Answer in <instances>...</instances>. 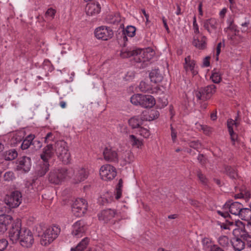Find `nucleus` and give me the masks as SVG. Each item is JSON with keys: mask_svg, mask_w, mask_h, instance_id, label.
<instances>
[{"mask_svg": "<svg viewBox=\"0 0 251 251\" xmlns=\"http://www.w3.org/2000/svg\"><path fill=\"white\" fill-rule=\"evenodd\" d=\"M55 153L59 160L64 164H68L71 161V153L66 142L59 140L54 144Z\"/></svg>", "mask_w": 251, "mask_h": 251, "instance_id": "f257e3e1", "label": "nucleus"}, {"mask_svg": "<svg viewBox=\"0 0 251 251\" xmlns=\"http://www.w3.org/2000/svg\"><path fill=\"white\" fill-rule=\"evenodd\" d=\"M60 228L58 226H53L46 228L41 236L40 243L44 246L50 244L58 236Z\"/></svg>", "mask_w": 251, "mask_h": 251, "instance_id": "f03ea898", "label": "nucleus"}, {"mask_svg": "<svg viewBox=\"0 0 251 251\" xmlns=\"http://www.w3.org/2000/svg\"><path fill=\"white\" fill-rule=\"evenodd\" d=\"M221 227L224 229H228L232 231L234 236L240 237L243 236L245 233V226L242 222L238 221H229L226 220L221 225Z\"/></svg>", "mask_w": 251, "mask_h": 251, "instance_id": "7ed1b4c3", "label": "nucleus"}, {"mask_svg": "<svg viewBox=\"0 0 251 251\" xmlns=\"http://www.w3.org/2000/svg\"><path fill=\"white\" fill-rule=\"evenodd\" d=\"M68 176V170L66 168H60L51 170L48 175V180L51 183L59 184L64 180Z\"/></svg>", "mask_w": 251, "mask_h": 251, "instance_id": "20e7f679", "label": "nucleus"}, {"mask_svg": "<svg viewBox=\"0 0 251 251\" xmlns=\"http://www.w3.org/2000/svg\"><path fill=\"white\" fill-rule=\"evenodd\" d=\"M22 197V194L20 191H14L10 194L6 195L4 201L10 208H14L19 206L21 203Z\"/></svg>", "mask_w": 251, "mask_h": 251, "instance_id": "39448f33", "label": "nucleus"}, {"mask_svg": "<svg viewBox=\"0 0 251 251\" xmlns=\"http://www.w3.org/2000/svg\"><path fill=\"white\" fill-rule=\"evenodd\" d=\"M87 203L84 199L78 198L76 199L73 204L72 211L74 215L81 217L86 212Z\"/></svg>", "mask_w": 251, "mask_h": 251, "instance_id": "423d86ee", "label": "nucleus"}, {"mask_svg": "<svg viewBox=\"0 0 251 251\" xmlns=\"http://www.w3.org/2000/svg\"><path fill=\"white\" fill-rule=\"evenodd\" d=\"M100 175L101 179L108 181L113 179L116 176L117 172L116 169L113 166L106 164L100 167Z\"/></svg>", "mask_w": 251, "mask_h": 251, "instance_id": "0eeeda50", "label": "nucleus"}, {"mask_svg": "<svg viewBox=\"0 0 251 251\" xmlns=\"http://www.w3.org/2000/svg\"><path fill=\"white\" fill-rule=\"evenodd\" d=\"M145 53V51L140 49L129 50L126 49H123L121 51L120 56L122 58H127L134 56H135L134 59L136 60L137 62H141L145 61V60L143 59V58L142 59L140 58L142 57L143 55H144Z\"/></svg>", "mask_w": 251, "mask_h": 251, "instance_id": "6e6552de", "label": "nucleus"}, {"mask_svg": "<svg viewBox=\"0 0 251 251\" xmlns=\"http://www.w3.org/2000/svg\"><path fill=\"white\" fill-rule=\"evenodd\" d=\"M95 35L97 38L106 41L112 37L113 32L109 27L101 26L95 29Z\"/></svg>", "mask_w": 251, "mask_h": 251, "instance_id": "1a4fd4ad", "label": "nucleus"}, {"mask_svg": "<svg viewBox=\"0 0 251 251\" xmlns=\"http://www.w3.org/2000/svg\"><path fill=\"white\" fill-rule=\"evenodd\" d=\"M23 231V230L21 227V223L19 222L13 224L9 232L10 240L13 243L20 241Z\"/></svg>", "mask_w": 251, "mask_h": 251, "instance_id": "9d476101", "label": "nucleus"}, {"mask_svg": "<svg viewBox=\"0 0 251 251\" xmlns=\"http://www.w3.org/2000/svg\"><path fill=\"white\" fill-rule=\"evenodd\" d=\"M88 170L84 167H76L73 170V174L72 176L74 182L77 183L84 181L88 176Z\"/></svg>", "mask_w": 251, "mask_h": 251, "instance_id": "9b49d317", "label": "nucleus"}, {"mask_svg": "<svg viewBox=\"0 0 251 251\" xmlns=\"http://www.w3.org/2000/svg\"><path fill=\"white\" fill-rule=\"evenodd\" d=\"M19 242L23 247H30L34 243V238L32 232L28 229H23Z\"/></svg>", "mask_w": 251, "mask_h": 251, "instance_id": "f8f14e48", "label": "nucleus"}, {"mask_svg": "<svg viewBox=\"0 0 251 251\" xmlns=\"http://www.w3.org/2000/svg\"><path fill=\"white\" fill-rule=\"evenodd\" d=\"M203 26L207 32L213 35H216L218 27V23L215 18H210L203 21Z\"/></svg>", "mask_w": 251, "mask_h": 251, "instance_id": "ddd939ff", "label": "nucleus"}, {"mask_svg": "<svg viewBox=\"0 0 251 251\" xmlns=\"http://www.w3.org/2000/svg\"><path fill=\"white\" fill-rule=\"evenodd\" d=\"M185 62L183 64V68L186 73L190 72L193 76L197 75L198 72L197 70V66L196 61L190 56H187L185 58Z\"/></svg>", "mask_w": 251, "mask_h": 251, "instance_id": "4468645a", "label": "nucleus"}, {"mask_svg": "<svg viewBox=\"0 0 251 251\" xmlns=\"http://www.w3.org/2000/svg\"><path fill=\"white\" fill-rule=\"evenodd\" d=\"M87 229V226L82 221H78L73 226L72 234L76 238L81 237Z\"/></svg>", "mask_w": 251, "mask_h": 251, "instance_id": "2eb2a0df", "label": "nucleus"}, {"mask_svg": "<svg viewBox=\"0 0 251 251\" xmlns=\"http://www.w3.org/2000/svg\"><path fill=\"white\" fill-rule=\"evenodd\" d=\"M55 152L54 146L51 144H48L43 149V152L40 155L41 158L44 162H47L50 159Z\"/></svg>", "mask_w": 251, "mask_h": 251, "instance_id": "dca6fc26", "label": "nucleus"}, {"mask_svg": "<svg viewBox=\"0 0 251 251\" xmlns=\"http://www.w3.org/2000/svg\"><path fill=\"white\" fill-rule=\"evenodd\" d=\"M104 160L108 162H117L118 155L117 151L110 147H106L103 151Z\"/></svg>", "mask_w": 251, "mask_h": 251, "instance_id": "f3484780", "label": "nucleus"}, {"mask_svg": "<svg viewBox=\"0 0 251 251\" xmlns=\"http://www.w3.org/2000/svg\"><path fill=\"white\" fill-rule=\"evenodd\" d=\"M12 217L9 215H0V231L4 232L8 229V226L12 223Z\"/></svg>", "mask_w": 251, "mask_h": 251, "instance_id": "a211bd4d", "label": "nucleus"}, {"mask_svg": "<svg viewBox=\"0 0 251 251\" xmlns=\"http://www.w3.org/2000/svg\"><path fill=\"white\" fill-rule=\"evenodd\" d=\"M116 212L113 209H108L102 211L98 214L99 219L106 223L112 219L116 215Z\"/></svg>", "mask_w": 251, "mask_h": 251, "instance_id": "6ab92c4d", "label": "nucleus"}, {"mask_svg": "<svg viewBox=\"0 0 251 251\" xmlns=\"http://www.w3.org/2000/svg\"><path fill=\"white\" fill-rule=\"evenodd\" d=\"M225 208H228L229 212L232 215H238L240 213L242 205L238 202L230 203V201L226 202L224 205Z\"/></svg>", "mask_w": 251, "mask_h": 251, "instance_id": "aec40b11", "label": "nucleus"}, {"mask_svg": "<svg viewBox=\"0 0 251 251\" xmlns=\"http://www.w3.org/2000/svg\"><path fill=\"white\" fill-rule=\"evenodd\" d=\"M101 7L98 2L88 3L86 6L85 10L87 15L93 16L100 13Z\"/></svg>", "mask_w": 251, "mask_h": 251, "instance_id": "412c9836", "label": "nucleus"}, {"mask_svg": "<svg viewBox=\"0 0 251 251\" xmlns=\"http://www.w3.org/2000/svg\"><path fill=\"white\" fill-rule=\"evenodd\" d=\"M228 26L227 27V30H229L232 32H236V25L234 24V20L232 17H230L227 21ZM240 36L237 35L236 33H235L234 35H232L230 37L231 40L234 41L235 43H237L241 41V40L240 39Z\"/></svg>", "mask_w": 251, "mask_h": 251, "instance_id": "4be33fe9", "label": "nucleus"}, {"mask_svg": "<svg viewBox=\"0 0 251 251\" xmlns=\"http://www.w3.org/2000/svg\"><path fill=\"white\" fill-rule=\"evenodd\" d=\"M18 167L19 169L23 170L25 172H28L31 167L30 158L28 157L23 156L19 160Z\"/></svg>", "mask_w": 251, "mask_h": 251, "instance_id": "5701e85b", "label": "nucleus"}, {"mask_svg": "<svg viewBox=\"0 0 251 251\" xmlns=\"http://www.w3.org/2000/svg\"><path fill=\"white\" fill-rule=\"evenodd\" d=\"M34 136L33 135H29L27 136L25 139L23 141L21 147L22 150H26L27 149L31 144H35L37 143L38 144V148H40L41 147V143L38 141H33Z\"/></svg>", "mask_w": 251, "mask_h": 251, "instance_id": "b1692460", "label": "nucleus"}, {"mask_svg": "<svg viewBox=\"0 0 251 251\" xmlns=\"http://www.w3.org/2000/svg\"><path fill=\"white\" fill-rule=\"evenodd\" d=\"M155 103L154 98L152 96L143 95L141 106L145 108L151 107Z\"/></svg>", "mask_w": 251, "mask_h": 251, "instance_id": "393cba45", "label": "nucleus"}, {"mask_svg": "<svg viewBox=\"0 0 251 251\" xmlns=\"http://www.w3.org/2000/svg\"><path fill=\"white\" fill-rule=\"evenodd\" d=\"M231 243L233 248L239 251L243 250L245 246V242L240 237L235 236Z\"/></svg>", "mask_w": 251, "mask_h": 251, "instance_id": "a878e982", "label": "nucleus"}, {"mask_svg": "<svg viewBox=\"0 0 251 251\" xmlns=\"http://www.w3.org/2000/svg\"><path fill=\"white\" fill-rule=\"evenodd\" d=\"M150 77L151 81L156 83L161 82L163 76L158 69H154L150 73Z\"/></svg>", "mask_w": 251, "mask_h": 251, "instance_id": "bb28decb", "label": "nucleus"}, {"mask_svg": "<svg viewBox=\"0 0 251 251\" xmlns=\"http://www.w3.org/2000/svg\"><path fill=\"white\" fill-rule=\"evenodd\" d=\"M193 44L199 49L203 50L206 47V38L205 36H202L200 38H195Z\"/></svg>", "mask_w": 251, "mask_h": 251, "instance_id": "cd10ccee", "label": "nucleus"}, {"mask_svg": "<svg viewBox=\"0 0 251 251\" xmlns=\"http://www.w3.org/2000/svg\"><path fill=\"white\" fill-rule=\"evenodd\" d=\"M49 163L47 162H44L43 164L39 165L36 170L37 176L40 177L44 176L49 170Z\"/></svg>", "mask_w": 251, "mask_h": 251, "instance_id": "c85d7f7f", "label": "nucleus"}, {"mask_svg": "<svg viewBox=\"0 0 251 251\" xmlns=\"http://www.w3.org/2000/svg\"><path fill=\"white\" fill-rule=\"evenodd\" d=\"M238 216L242 220L249 221L251 220V210L242 207Z\"/></svg>", "mask_w": 251, "mask_h": 251, "instance_id": "c756f323", "label": "nucleus"}, {"mask_svg": "<svg viewBox=\"0 0 251 251\" xmlns=\"http://www.w3.org/2000/svg\"><path fill=\"white\" fill-rule=\"evenodd\" d=\"M128 139L132 146H135L138 148H140L143 145L142 141L137 138L134 135H129Z\"/></svg>", "mask_w": 251, "mask_h": 251, "instance_id": "7c9ffc66", "label": "nucleus"}, {"mask_svg": "<svg viewBox=\"0 0 251 251\" xmlns=\"http://www.w3.org/2000/svg\"><path fill=\"white\" fill-rule=\"evenodd\" d=\"M219 245L224 248L228 247L231 241L226 236H221L218 239Z\"/></svg>", "mask_w": 251, "mask_h": 251, "instance_id": "2f4dec72", "label": "nucleus"}, {"mask_svg": "<svg viewBox=\"0 0 251 251\" xmlns=\"http://www.w3.org/2000/svg\"><path fill=\"white\" fill-rule=\"evenodd\" d=\"M216 86L214 84H211L207 86L206 87L202 89L203 93H204L205 96L208 97V99L210 98L212 94L215 93L216 91Z\"/></svg>", "mask_w": 251, "mask_h": 251, "instance_id": "473e14b6", "label": "nucleus"}, {"mask_svg": "<svg viewBox=\"0 0 251 251\" xmlns=\"http://www.w3.org/2000/svg\"><path fill=\"white\" fill-rule=\"evenodd\" d=\"M4 158L6 160H12L18 156L16 151L14 149L10 150L4 153Z\"/></svg>", "mask_w": 251, "mask_h": 251, "instance_id": "72a5a7b5", "label": "nucleus"}, {"mask_svg": "<svg viewBox=\"0 0 251 251\" xmlns=\"http://www.w3.org/2000/svg\"><path fill=\"white\" fill-rule=\"evenodd\" d=\"M142 94H135L132 96L130 98L131 102L136 105H139L141 106L142 100Z\"/></svg>", "mask_w": 251, "mask_h": 251, "instance_id": "f704fd0d", "label": "nucleus"}, {"mask_svg": "<svg viewBox=\"0 0 251 251\" xmlns=\"http://www.w3.org/2000/svg\"><path fill=\"white\" fill-rule=\"evenodd\" d=\"M197 176L199 181L202 184L204 185H206L207 184L208 182V179L200 170H197Z\"/></svg>", "mask_w": 251, "mask_h": 251, "instance_id": "c9c22d12", "label": "nucleus"}, {"mask_svg": "<svg viewBox=\"0 0 251 251\" xmlns=\"http://www.w3.org/2000/svg\"><path fill=\"white\" fill-rule=\"evenodd\" d=\"M210 78L214 83H218L221 80V74L219 71L214 70L212 73Z\"/></svg>", "mask_w": 251, "mask_h": 251, "instance_id": "e433bc0d", "label": "nucleus"}, {"mask_svg": "<svg viewBox=\"0 0 251 251\" xmlns=\"http://www.w3.org/2000/svg\"><path fill=\"white\" fill-rule=\"evenodd\" d=\"M109 22L112 24H118L121 21V18L119 14H115L114 15H110L108 18Z\"/></svg>", "mask_w": 251, "mask_h": 251, "instance_id": "4c0bfd02", "label": "nucleus"}, {"mask_svg": "<svg viewBox=\"0 0 251 251\" xmlns=\"http://www.w3.org/2000/svg\"><path fill=\"white\" fill-rule=\"evenodd\" d=\"M124 32L125 35L132 37L135 35L136 28L133 26L129 25L126 27V30H124Z\"/></svg>", "mask_w": 251, "mask_h": 251, "instance_id": "58836bf2", "label": "nucleus"}, {"mask_svg": "<svg viewBox=\"0 0 251 251\" xmlns=\"http://www.w3.org/2000/svg\"><path fill=\"white\" fill-rule=\"evenodd\" d=\"M251 195L249 191L243 187L241 189L240 193L236 195V197L237 198H247L250 197Z\"/></svg>", "mask_w": 251, "mask_h": 251, "instance_id": "ea45409f", "label": "nucleus"}, {"mask_svg": "<svg viewBox=\"0 0 251 251\" xmlns=\"http://www.w3.org/2000/svg\"><path fill=\"white\" fill-rule=\"evenodd\" d=\"M128 123L130 126L133 128L139 127L141 124V121L136 118L133 117L130 118L128 121Z\"/></svg>", "mask_w": 251, "mask_h": 251, "instance_id": "a19ab883", "label": "nucleus"}, {"mask_svg": "<svg viewBox=\"0 0 251 251\" xmlns=\"http://www.w3.org/2000/svg\"><path fill=\"white\" fill-rule=\"evenodd\" d=\"M243 234L240 237L245 242V244H246L248 247H251V235H249L246 230Z\"/></svg>", "mask_w": 251, "mask_h": 251, "instance_id": "79ce46f5", "label": "nucleus"}, {"mask_svg": "<svg viewBox=\"0 0 251 251\" xmlns=\"http://www.w3.org/2000/svg\"><path fill=\"white\" fill-rule=\"evenodd\" d=\"M139 88L141 91L147 92L151 90L150 85L144 81H141L139 85Z\"/></svg>", "mask_w": 251, "mask_h": 251, "instance_id": "37998d69", "label": "nucleus"}, {"mask_svg": "<svg viewBox=\"0 0 251 251\" xmlns=\"http://www.w3.org/2000/svg\"><path fill=\"white\" fill-rule=\"evenodd\" d=\"M226 171L227 174L231 178H235L237 176L236 171L231 167H227L226 168Z\"/></svg>", "mask_w": 251, "mask_h": 251, "instance_id": "c03bdc74", "label": "nucleus"}, {"mask_svg": "<svg viewBox=\"0 0 251 251\" xmlns=\"http://www.w3.org/2000/svg\"><path fill=\"white\" fill-rule=\"evenodd\" d=\"M138 132L141 136L146 138H148L150 135V131L148 129L142 127L139 128Z\"/></svg>", "mask_w": 251, "mask_h": 251, "instance_id": "a18cd8bd", "label": "nucleus"}, {"mask_svg": "<svg viewBox=\"0 0 251 251\" xmlns=\"http://www.w3.org/2000/svg\"><path fill=\"white\" fill-rule=\"evenodd\" d=\"M150 121L157 119L159 116V112L156 109H149Z\"/></svg>", "mask_w": 251, "mask_h": 251, "instance_id": "49530a36", "label": "nucleus"}, {"mask_svg": "<svg viewBox=\"0 0 251 251\" xmlns=\"http://www.w3.org/2000/svg\"><path fill=\"white\" fill-rule=\"evenodd\" d=\"M189 146L190 147L198 150L201 148V144L199 141L197 140L190 142L189 143Z\"/></svg>", "mask_w": 251, "mask_h": 251, "instance_id": "de8ad7c7", "label": "nucleus"}, {"mask_svg": "<svg viewBox=\"0 0 251 251\" xmlns=\"http://www.w3.org/2000/svg\"><path fill=\"white\" fill-rule=\"evenodd\" d=\"M196 97L197 99L199 100H205L208 99V97L205 96L204 93H203V91L201 89L199 91H197L196 92Z\"/></svg>", "mask_w": 251, "mask_h": 251, "instance_id": "09e8293b", "label": "nucleus"}, {"mask_svg": "<svg viewBox=\"0 0 251 251\" xmlns=\"http://www.w3.org/2000/svg\"><path fill=\"white\" fill-rule=\"evenodd\" d=\"M140 119L142 121H150L149 109L145 110L142 112V113L140 115Z\"/></svg>", "mask_w": 251, "mask_h": 251, "instance_id": "8fccbe9b", "label": "nucleus"}, {"mask_svg": "<svg viewBox=\"0 0 251 251\" xmlns=\"http://www.w3.org/2000/svg\"><path fill=\"white\" fill-rule=\"evenodd\" d=\"M56 11L53 8H50L46 12V17L49 19H52L54 18Z\"/></svg>", "mask_w": 251, "mask_h": 251, "instance_id": "3c124183", "label": "nucleus"}, {"mask_svg": "<svg viewBox=\"0 0 251 251\" xmlns=\"http://www.w3.org/2000/svg\"><path fill=\"white\" fill-rule=\"evenodd\" d=\"M8 245V242L5 239H0V251H4Z\"/></svg>", "mask_w": 251, "mask_h": 251, "instance_id": "603ef678", "label": "nucleus"}, {"mask_svg": "<svg viewBox=\"0 0 251 251\" xmlns=\"http://www.w3.org/2000/svg\"><path fill=\"white\" fill-rule=\"evenodd\" d=\"M14 174L11 172H8L5 173L3 176L4 180L9 181L14 178Z\"/></svg>", "mask_w": 251, "mask_h": 251, "instance_id": "864d4df0", "label": "nucleus"}, {"mask_svg": "<svg viewBox=\"0 0 251 251\" xmlns=\"http://www.w3.org/2000/svg\"><path fill=\"white\" fill-rule=\"evenodd\" d=\"M38 183V181L35 180H32L31 182H29V184L27 183L26 184L27 187L29 188L30 186L32 187L31 188L35 191H38L39 189L36 187V184Z\"/></svg>", "mask_w": 251, "mask_h": 251, "instance_id": "5fc2aeb1", "label": "nucleus"}, {"mask_svg": "<svg viewBox=\"0 0 251 251\" xmlns=\"http://www.w3.org/2000/svg\"><path fill=\"white\" fill-rule=\"evenodd\" d=\"M54 138V137L53 136V135L51 132H49L46 135V137H45L44 141L45 143L48 144H50L49 142L50 141H52L53 140Z\"/></svg>", "mask_w": 251, "mask_h": 251, "instance_id": "6e6d98bb", "label": "nucleus"}, {"mask_svg": "<svg viewBox=\"0 0 251 251\" xmlns=\"http://www.w3.org/2000/svg\"><path fill=\"white\" fill-rule=\"evenodd\" d=\"M235 125V126H237V123L232 119H229L227 122V126L228 127V131H230V129H233V126Z\"/></svg>", "mask_w": 251, "mask_h": 251, "instance_id": "4d7b16f0", "label": "nucleus"}, {"mask_svg": "<svg viewBox=\"0 0 251 251\" xmlns=\"http://www.w3.org/2000/svg\"><path fill=\"white\" fill-rule=\"evenodd\" d=\"M193 27L195 33L198 34L199 33V28L198 24L197 23L196 18V16L193 17Z\"/></svg>", "mask_w": 251, "mask_h": 251, "instance_id": "13d9d810", "label": "nucleus"}, {"mask_svg": "<svg viewBox=\"0 0 251 251\" xmlns=\"http://www.w3.org/2000/svg\"><path fill=\"white\" fill-rule=\"evenodd\" d=\"M171 137L173 142H175L177 137V132L173 127L171 126Z\"/></svg>", "mask_w": 251, "mask_h": 251, "instance_id": "bf43d9fd", "label": "nucleus"}, {"mask_svg": "<svg viewBox=\"0 0 251 251\" xmlns=\"http://www.w3.org/2000/svg\"><path fill=\"white\" fill-rule=\"evenodd\" d=\"M228 132L230 136V139L233 142V144L234 145L235 141L237 139V135L234 132L233 129H230V131Z\"/></svg>", "mask_w": 251, "mask_h": 251, "instance_id": "052dcab7", "label": "nucleus"}, {"mask_svg": "<svg viewBox=\"0 0 251 251\" xmlns=\"http://www.w3.org/2000/svg\"><path fill=\"white\" fill-rule=\"evenodd\" d=\"M198 160L202 165H204L206 162V159L202 154H200L198 156Z\"/></svg>", "mask_w": 251, "mask_h": 251, "instance_id": "680f3d73", "label": "nucleus"}, {"mask_svg": "<svg viewBox=\"0 0 251 251\" xmlns=\"http://www.w3.org/2000/svg\"><path fill=\"white\" fill-rule=\"evenodd\" d=\"M201 129L203 130L204 133L206 135H209L212 132V129L211 127L206 126H201Z\"/></svg>", "mask_w": 251, "mask_h": 251, "instance_id": "e2e57ef3", "label": "nucleus"}, {"mask_svg": "<svg viewBox=\"0 0 251 251\" xmlns=\"http://www.w3.org/2000/svg\"><path fill=\"white\" fill-rule=\"evenodd\" d=\"M122 189L120 188H116V193H115V199L116 200H119L121 198L122 196Z\"/></svg>", "mask_w": 251, "mask_h": 251, "instance_id": "0e129e2a", "label": "nucleus"}, {"mask_svg": "<svg viewBox=\"0 0 251 251\" xmlns=\"http://www.w3.org/2000/svg\"><path fill=\"white\" fill-rule=\"evenodd\" d=\"M249 25V22H246L242 24V31L244 32H246L248 31V26Z\"/></svg>", "mask_w": 251, "mask_h": 251, "instance_id": "69168bd1", "label": "nucleus"}, {"mask_svg": "<svg viewBox=\"0 0 251 251\" xmlns=\"http://www.w3.org/2000/svg\"><path fill=\"white\" fill-rule=\"evenodd\" d=\"M210 57L207 56L203 59V66L206 67L210 65Z\"/></svg>", "mask_w": 251, "mask_h": 251, "instance_id": "338daca9", "label": "nucleus"}, {"mask_svg": "<svg viewBox=\"0 0 251 251\" xmlns=\"http://www.w3.org/2000/svg\"><path fill=\"white\" fill-rule=\"evenodd\" d=\"M221 46H222V43H218V44L217 46V48H216V55H217L216 60H217L218 59V56L221 52Z\"/></svg>", "mask_w": 251, "mask_h": 251, "instance_id": "774afa93", "label": "nucleus"}]
</instances>
